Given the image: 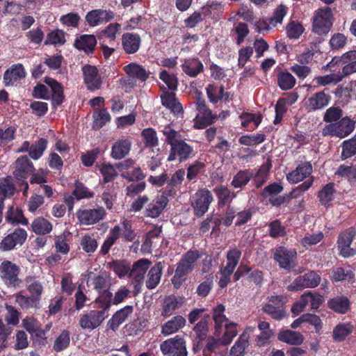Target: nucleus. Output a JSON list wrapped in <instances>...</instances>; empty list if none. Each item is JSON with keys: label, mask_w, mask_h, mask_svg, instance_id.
Here are the masks:
<instances>
[{"label": "nucleus", "mask_w": 356, "mask_h": 356, "mask_svg": "<svg viewBox=\"0 0 356 356\" xmlns=\"http://www.w3.org/2000/svg\"><path fill=\"white\" fill-rule=\"evenodd\" d=\"M277 339L280 341L298 346L302 343L304 337L302 334L298 332L293 331L291 330H282L277 334Z\"/></svg>", "instance_id": "e433bc0d"}, {"label": "nucleus", "mask_w": 356, "mask_h": 356, "mask_svg": "<svg viewBox=\"0 0 356 356\" xmlns=\"http://www.w3.org/2000/svg\"><path fill=\"white\" fill-rule=\"evenodd\" d=\"M125 72L131 77L138 79L142 81L149 78V73L141 65L135 63H131L124 67Z\"/></svg>", "instance_id": "a18cd8bd"}, {"label": "nucleus", "mask_w": 356, "mask_h": 356, "mask_svg": "<svg viewBox=\"0 0 356 356\" xmlns=\"http://www.w3.org/2000/svg\"><path fill=\"white\" fill-rule=\"evenodd\" d=\"M224 86L218 87L214 83L209 84L206 88V92L209 102L216 104L223 98Z\"/></svg>", "instance_id": "052dcab7"}, {"label": "nucleus", "mask_w": 356, "mask_h": 356, "mask_svg": "<svg viewBox=\"0 0 356 356\" xmlns=\"http://www.w3.org/2000/svg\"><path fill=\"white\" fill-rule=\"evenodd\" d=\"M92 284L93 286V289L98 293V296L95 299H101L102 296H103L106 291H111V277L106 273L95 275L92 279Z\"/></svg>", "instance_id": "a878e982"}, {"label": "nucleus", "mask_w": 356, "mask_h": 356, "mask_svg": "<svg viewBox=\"0 0 356 356\" xmlns=\"http://www.w3.org/2000/svg\"><path fill=\"white\" fill-rule=\"evenodd\" d=\"M210 321V315L209 314H204L201 320L197 323L193 328L195 334V338L197 340V344L193 346V350L197 352L199 343L205 340L209 332V321Z\"/></svg>", "instance_id": "bb28decb"}, {"label": "nucleus", "mask_w": 356, "mask_h": 356, "mask_svg": "<svg viewBox=\"0 0 356 356\" xmlns=\"http://www.w3.org/2000/svg\"><path fill=\"white\" fill-rule=\"evenodd\" d=\"M26 71L22 64L17 63L13 65L7 69L3 74V84L8 87L13 86L15 82L24 79Z\"/></svg>", "instance_id": "b1692460"}, {"label": "nucleus", "mask_w": 356, "mask_h": 356, "mask_svg": "<svg viewBox=\"0 0 356 356\" xmlns=\"http://www.w3.org/2000/svg\"><path fill=\"white\" fill-rule=\"evenodd\" d=\"M272 168V163L269 159L263 163L255 173H253V185L259 189L267 181Z\"/></svg>", "instance_id": "c85d7f7f"}, {"label": "nucleus", "mask_w": 356, "mask_h": 356, "mask_svg": "<svg viewBox=\"0 0 356 356\" xmlns=\"http://www.w3.org/2000/svg\"><path fill=\"white\" fill-rule=\"evenodd\" d=\"M252 177L253 172L250 169L240 170L234 175L231 186L234 188L243 189L248 184Z\"/></svg>", "instance_id": "58836bf2"}, {"label": "nucleus", "mask_w": 356, "mask_h": 356, "mask_svg": "<svg viewBox=\"0 0 356 356\" xmlns=\"http://www.w3.org/2000/svg\"><path fill=\"white\" fill-rule=\"evenodd\" d=\"M122 228L119 225L114 226L110 232L111 235L108 236L101 246V253L106 255L109 252L111 248L115 244L119 238Z\"/></svg>", "instance_id": "3c124183"}, {"label": "nucleus", "mask_w": 356, "mask_h": 356, "mask_svg": "<svg viewBox=\"0 0 356 356\" xmlns=\"http://www.w3.org/2000/svg\"><path fill=\"white\" fill-rule=\"evenodd\" d=\"M181 304L175 296H166L163 300L161 316L165 318L170 316Z\"/></svg>", "instance_id": "09e8293b"}, {"label": "nucleus", "mask_w": 356, "mask_h": 356, "mask_svg": "<svg viewBox=\"0 0 356 356\" xmlns=\"http://www.w3.org/2000/svg\"><path fill=\"white\" fill-rule=\"evenodd\" d=\"M213 200V195L209 189L203 188L197 190L191 198L194 216L197 218L203 216L208 211Z\"/></svg>", "instance_id": "0eeeda50"}, {"label": "nucleus", "mask_w": 356, "mask_h": 356, "mask_svg": "<svg viewBox=\"0 0 356 356\" xmlns=\"http://www.w3.org/2000/svg\"><path fill=\"white\" fill-rule=\"evenodd\" d=\"M141 137L146 147L153 148L159 145L157 134L153 128L144 129L141 132Z\"/></svg>", "instance_id": "13d9d810"}, {"label": "nucleus", "mask_w": 356, "mask_h": 356, "mask_svg": "<svg viewBox=\"0 0 356 356\" xmlns=\"http://www.w3.org/2000/svg\"><path fill=\"white\" fill-rule=\"evenodd\" d=\"M342 70L338 74L343 79L356 72V50H350L342 54Z\"/></svg>", "instance_id": "4be33fe9"}, {"label": "nucleus", "mask_w": 356, "mask_h": 356, "mask_svg": "<svg viewBox=\"0 0 356 356\" xmlns=\"http://www.w3.org/2000/svg\"><path fill=\"white\" fill-rule=\"evenodd\" d=\"M52 227V224L42 217L35 218L31 224L32 231L39 235H45L50 233Z\"/></svg>", "instance_id": "8fccbe9b"}, {"label": "nucleus", "mask_w": 356, "mask_h": 356, "mask_svg": "<svg viewBox=\"0 0 356 356\" xmlns=\"http://www.w3.org/2000/svg\"><path fill=\"white\" fill-rule=\"evenodd\" d=\"M334 175L347 179L350 184L356 183V167L352 165H340Z\"/></svg>", "instance_id": "864d4df0"}, {"label": "nucleus", "mask_w": 356, "mask_h": 356, "mask_svg": "<svg viewBox=\"0 0 356 356\" xmlns=\"http://www.w3.org/2000/svg\"><path fill=\"white\" fill-rule=\"evenodd\" d=\"M99 171L103 177V181L104 183L111 182L118 176L115 167L110 163H102Z\"/></svg>", "instance_id": "69168bd1"}, {"label": "nucleus", "mask_w": 356, "mask_h": 356, "mask_svg": "<svg viewBox=\"0 0 356 356\" xmlns=\"http://www.w3.org/2000/svg\"><path fill=\"white\" fill-rule=\"evenodd\" d=\"M262 311L275 321H281L287 316L286 298L283 296H270L268 302L262 305Z\"/></svg>", "instance_id": "39448f33"}, {"label": "nucleus", "mask_w": 356, "mask_h": 356, "mask_svg": "<svg viewBox=\"0 0 356 356\" xmlns=\"http://www.w3.org/2000/svg\"><path fill=\"white\" fill-rule=\"evenodd\" d=\"M213 192L218 199V206L223 207L226 204H229L236 197V193L232 191L225 185H218L213 188Z\"/></svg>", "instance_id": "473e14b6"}, {"label": "nucleus", "mask_w": 356, "mask_h": 356, "mask_svg": "<svg viewBox=\"0 0 356 356\" xmlns=\"http://www.w3.org/2000/svg\"><path fill=\"white\" fill-rule=\"evenodd\" d=\"M195 154L193 146L188 144L184 140H181L170 147L167 160L168 161L177 160L179 163H183L193 158Z\"/></svg>", "instance_id": "9d476101"}, {"label": "nucleus", "mask_w": 356, "mask_h": 356, "mask_svg": "<svg viewBox=\"0 0 356 356\" xmlns=\"http://www.w3.org/2000/svg\"><path fill=\"white\" fill-rule=\"evenodd\" d=\"M206 164L199 160L189 164L186 168V179L188 181H196L199 176L205 172Z\"/></svg>", "instance_id": "c03bdc74"}, {"label": "nucleus", "mask_w": 356, "mask_h": 356, "mask_svg": "<svg viewBox=\"0 0 356 356\" xmlns=\"http://www.w3.org/2000/svg\"><path fill=\"white\" fill-rule=\"evenodd\" d=\"M275 71L277 72V83L282 90H289L295 86L296 78L290 72L283 70L280 67H277Z\"/></svg>", "instance_id": "7c9ffc66"}, {"label": "nucleus", "mask_w": 356, "mask_h": 356, "mask_svg": "<svg viewBox=\"0 0 356 356\" xmlns=\"http://www.w3.org/2000/svg\"><path fill=\"white\" fill-rule=\"evenodd\" d=\"M83 82L90 91L99 90L102 88L103 81L96 66L89 64L82 67Z\"/></svg>", "instance_id": "2eb2a0df"}, {"label": "nucleus", "mask_w": 356, "mask_h": 356, "mask_svg": "<svg viewBox=\"0 0 356 356\" xmlns=\"http://www.w3.org/2000/svg\"><path fill=\"white\" fill-rule=\"evenodd\" d=\"M108 304L95 299L91 305L93 309L81 316L79 325L83 329L94 330L101 325L108 316Z\"/></svg>", "instance_id": "f257e3e1"}, {"label": "nucleus", "mask_w": 356, "mask_h": 356, "mask_svg": "<svg viewBox=\"0 0 356 356\" xmlns=\"http://www.w3.org/2000/svg\"><path fill=\"white\" fill-rule=\"evenodd\" d=\"M321 276L316 272L311 270L303 275L296 277L287 286L289 291H298L305 288H315L320 284Z\"/></svg>", "instance_id": "4468645a"}, {"label": "nucleus", "mask_w": 356, "mask_h": 356, "mask_svg": "<svg viewBox=\"0 0 356 356\" xmlns=\"http://www.w3.org/2000/svg\"><path fill=\"white\" fill-rule=\"evenodd\" d=\"M341 159L345 161L356 155V135L341 143Z\"/></svg>", "instance_id": "5fc2aeb1"}, {"label": "nucleus", "mask_w": 356, "mask_h": 356, "mask_svg": "<svg viewBox=\"0 0 356 356\" xmlns=\"http://www.w3.org/2000/svg\"><path fill=\"white\" fill-rule=\"evenodd\" d=\"M122 48L125 54H136L140 48L142 39L136 33H124L122 35Z\"/></svg>", "instance_id": "a211bd4d"}, {"label": "nucleus", "mask_w": 356, "mask_h": 356, "mask_svg": "<svg viewBox=\"0 0 356 356\" xmlns=\"http://www.w3.org/2000/svg\"><path fill=\"white\" fill-rule=\"evenodd\" d=\"M356 236V229L350 227L339 234L337 244L339 254L345 258L353 257L355 252L350 245Z\"/></svg>", "instance_id": "f8f14e48"}, {"label": "nucleus", "mask_w": 356, "mask_h": 356, "mask_svg": "<svg viewBox=\"0 0 356 356\" xmlns=\"http://www.w3.org/2000/svg\"><path fill=\"white\" fill-rule=\"evenodd\" d=\"M334 185L333 182L325 184L317 195L321 204L326 208L331 205L332 202L334 199V193H336Z\"/></svg>", "instance_id": "4c0bfd02"}, {"label": "nucleus", "mask_w": 356, "mask_h": 356, "mask_svg": "<svg viewBox=\"0 0 356 356\" xmlns=\"http://www.w3.org/2000/svg\"><path fill=\"white\" fill-rule=\"evenodd\" d=\"M160 350L163 355L167 356H187L186 341L184 339L176 335L166 339L160 344Z\"/></svg>", "instance_id": "6e6552de"}, {"label": "nucleus", "mask_w": 356, "mask_h": 356, "mask_svg": "<svg viewBox=\"0 0 356 356\" xmlns=\"http://www.w3.org/2000/svg\"><path fill=\"white\" fill-rule=\"evenodd\" d=\"M133 312L134 307L132 305H127L118 310L108 321L107 327L113 331L117 330Z\"/></svg>", "instance_id": "393cba45"}, {"label": "nucleus", "mask_w": 356, "mask_h": 356, "mask_svg": "<svg viewBox=\"0 0 356 356\" xmlns=\"http://www.w3.org/2000/svg\"><path fill=\"white\" fill-rule=\"evenodd\" d=\"M92 125L94 130H99L111 120V116L105 108L95 111L92 114Z\"/></svg>", "instance_id": "79ce46f5"}, {"label": "nucleus", "mask_w": 356, "mask_h": 356, "mask_svg": "<svg viewBox=\"0 0 356 356\" xmlns=\"http://www.w3.org/2000/svg\"><path fill=\"white\" fill-rule=\"evenodd\" d=\"M163 266L161 262H156L148 272L145 285L148 289H155L160 282Z\"/></svg>", "instance_id": "ea45409f"}, {"label": "nucleus", "mask_w": 356, "mask_h": 356, "mask_svg": "<svg viewBox=\"0 0 356 356\" xmlns=\"http://www.w3.org/2000/svg\"><path fill=\"white\" fill-rule=\"evenodd\" d=\"M182 71L190 77H197L204 72V65L198 58H189L184 60L181 65Z\"/></svg>", "instance_id": "cd10ccee"}, {"label": "nucleus", "mask_w": 356, "mask_h": 356, "mask_svg": "<svg viewBox=\"0 0 356 356\" xmlns=\"http://www.w3.org/2000/svg\"><path fill=\"white\" fill-rule=\"evenodd\" d=\"M14 165L13 177L16 180L22 181L20 186L22 188L23 195L26 196L29 186L26 179L30 176V174L35 171L34 165L27 156L23 155L16 159Z\"/></svg>", "instance_id": "7ed1b4c3"}, {"label": "nucleus", "mask_w": 356, "mask_h": 356, "mask_svg": "<svg viewBox=\"0 0 356 356\" xmlns=\"http://www.w3.org/2000/svg\"><path fill=\"white\" fill-rule=\"evenodd\" d=\"M273 259L280 268L291 271L296 266L297 252L295 249L279 246L275 250Z\"/></svg>", "instance_id": "1a4fd4ad"}, {"label": "nucleus", "mask_w": 356, "mask_h": 356, "mask_svg": "<svg viewBox=\"0 0 356 356\" xmlns=\"http://www.w3.org/2000/svg\"><path fill=\"white\" fill-rule=\"evenodd\" d=\"M160 88L163 92L161 95V104L170 109L175 115H178L180 113H183V106L176 97L175 93L169 92L164 86H161Z\"/></svg>", "instance_id": "f3484780"}, {"label": "nucleus", "mask_w": 356, "mask_h": 356, "mask_svg": "<svg viewBox=\"0 0 356 356\" xmlns=\"http://www.w3.org/2000/svg\"><path fill=\"white\" fill-rule=\"evenodd\" d=\"M216 116L209 109L204 111H199L193 120V127L195 129H204L214 123Z\"/></svg>", "instance_id": "c9c22d12"}, {"label": "nucleus", "mask_w": 356, "mask_h": 356, "mask_svg": "<svg viewBox=\"0 0 356 356\" xmlns=\"http://www.w3.org/2000/svg\"><path fill=\"white\" fill-rule=\"evenodd\" d=\"M200 254L197 250H188L177 264V268L171 282L175 289H178L186 280L188 275L192 272Z\"/></svg>", "instance_id": "f03ea898"}, {"label": "nucleus", "mask_w": 356, "mask_h": 356, "mask_svg": "<svg viewBox=\"0 0 356 356\" xmlns=\"http://www.w3.org/2000/svg\"><path fill=\"white\" fill-rule=\"evenodd\" d=\"M225 307L222 304H218L213 309V319L215 323V333L220 334L222 331L223 324H229V320L224 314Z\"/></svg>", "instance_id": "a19ab883"}, {"label": "nucleus", "mask_w": 356, "mask_h": 356, "mask_svg": "<svg viewBox=\"0 0 356 356\" xmlns=\"http://www.w3.org/2000/svg\"><path fill=\"white\" fill-rule=\"evenodd\" d=\"M26 231L23 228H16L6 235L0 242V250L7 252L22 246L27 238Z\"/></svg>", "instance_id": "ddd939ff"}, {"label": "nucleus", "mask_w": 356, "mask_h": 356, "mask_svg": "<svg viewBox=\"0 0 356 356\" xmlns=\"http://www.w3.org/2000/svg\"><path fill=\"white\" fill-rule=\"evenodd\" d=\"M131 291L125 286H121L114 294L111 291H106L101 297L102 302L108 304V309L110 310L111 305H118L130 297Z\"/></svg>", "instance_id": "412c9836"}, {"label": "nucleus", "mask_w": 356, "mask_h": 356, "mask_svg": "<svg viewBox=\"0 0 356 356\" xmlns=\"http://www.w3.org/2000/svg\"><path fill=\"white\" fill-rule=\"evenodd\" d=\"M268 234L272 238L283 237L286 236V227L282 225L280 220L276 219L268 224Z\"/></svg>", "instance_id": "338daca9"}, {"label": "nucleus", "mask_w": 356, "mask_h": 356, "mask_svg": "<svg viewBox=\"0 0 356 356\" xmlns=\"http://www.w3.org/2000/svg\"><path fill=\"white\" fill-rule=\"evenodd\" d=\"M15 301L22 309L27 310L31 308H36L40 300L33 296H28L17 293L15 296Z\"/></svg>", "instance_id": "4d7b16f0"}, {"label": "nucleus", "mask_w": 356, "mask_h": 356, "mask_svg": "<svg viewBox=\"0 0 356 356\" xmlns=\"http://www.w3.org/2000/svg\"><path fill=\"white\" fill-rule=\"evenodd\" d=\"M6 220L12 225H27L29 224V221L24 217L22 210L19 208L15 209L13 207H10L6 212Z\"/></svg>", "instance_id": "49530a36"}, {"label": "nucleus", "mask_w": 356, "mask_h": 356, "mask_svg": "<svg viewBox=\"0 0 356 356\" xmlns=\"http://www.w3.org/2000/svg\"><path fill=\"white\" fill-rule=\"evenodd\" d=\"M241 257V251L239 249L237 248H231L227 251L226 254V265L220 269L234 273L236 267L238 264Z\"/></svg>", "instance_id": "37998d69"}, {"label": "nucleus", "mask_w": 356, "mask_h": 356, "mask_svg": "<svg viewBox=\"0 0 356 356\" xmlns=\"http://www.w3.org/2000/svg\"><path fill=\"white\" fill-rule=\"evenodd\" d=\"M65 41V32L60 29H56L47 33L44 43L45 45L60 46L63 45Z\"/></svg>", "instance_id": "0e129e2a"}, {"label": "nucleus", "mask_w": 356, "mask_h": 356, "mask_svg": "<svg viewBox=\"0 0 356 356\" xmlns=\"http://www.w3.org/2000/svg\"><path fill=\"white\" fill-rule=\"evenodd\" d=\"M185 325L186 319L182 316H175L162 325L161 334L163 336L172 334L184 327Z\"/></svg>", "instance_id": "f704fd0d"}, {"label": "nucleus", "mask_w": 356, "mask_h": 356, "mask_svg": "<svg viewBox=\"0 0 356 356\" xmlns=\"http://www.w3.org/2000/svg\"><path fill=\"white\" fill-rule=\"evenodd\" d=\"M354 129L355 122L346 116L337 122L326 124L322 129V135L343 138L350 135Z\"/></svg>", "instance_id": "423d86ee"}, {"label": "nucleus", "mask_w": 356, "mask_h": 356, "mask_svg": "<svg viewBox=\"0 0 356 356\" xmlns=\"http://www.w3.org/2000/svg\"><path fill=\"white\" fill-rule=\"evenodd\" d=\"M20 268L11 261L4 260L0 264V277L7 286H18Z\"/></svg>", "instance_id": "9b49d317"}, {"label": "nucleus", "mask_w": 356, "mask_h": 356, "mask_svg": "<svg viewBox=\"0 0 356 356\" xmlns=\"http://www.w3.org/2000/svg\"><path fill=\"white\" fill-rule=\"evenodd\" d=\"M106 211L104 208L98 207L92 209H79L76 217L81 225H94L104 218Z\"/></svg>", "instance_id": "dca6fc26"}, {"label": "nucleus", "mask_w": 356, "mask_h": 356, "mask_svg": "<svg viewBox=\"0 0 356 356\" xmlns=\"http://www.w3.org/2000/svg\"><path fill=\"white\" fill-rule=\"evenodd\" d=\"M249 335L243 333L235 342L230 350V356H244L245 350L248 348Z\"/></svg>", "instance_id": "de8ad7c7"}, {"label": "nucleus", "mask_w": 356, "mask_h": 356, "mask_svg": "<svg viewBox=\"0 0 356 356\" xmlns=\"http://www.w3.org/2000/svg\"><path fill=\"white\" fill-rule=\"evenodd\" d=\"M47 140L44 138H39L34 143L31 144L29 156L33 160H38L44 154L47 147Z\"/></svg>", "instance_id": "6e6d98bb"}, {"label": "nucleus", "mask_w": 356, "mask_h": 356, "mask_svg": "<svg viewBox=\"0 0 356 356\" xmlns=\"http://www.w3.org/2000/svg\"><path fill=\"white\" fill-rule=\"evenodd\" d=\"M333 14L330 7L318 9L313 17L312 31L319 35H327L333 24Z\"/></svg>", "instance_id": "20e7f679"}, {"label": "nucleus", "mask_w": 356, "mask_h": 356, "mask_svg": "<svg viewBox=\"0 0 356 356\" xmlns=\"http://www.w3.org/2000/svg\"><path fill=\"white\" fill-rule=\"evenodd\" d=\"M97 45V39L94 35L83 34L76 38L74 47L79 51H83L87 55L95 52Z\"/></svg>", "instance_id": "aec40b11"}, {"label": "nucleus", "mask_w": 356, "mask_h": 356, "mask_svg": "<svg viewBox=\"0 0 356 356\" xmlns=\"http://www.w3.org/2000/svg\"><path fill=\"white\" fill-rule=\"evenodd\" d=\"M15 193V185L11 182L10 177H7L0 184V207H4V200L8 196H13Z\"/></svg>", "instance_id": "bf43d9fd"}, {"label": "nucleus", "mask_w": 356, "mask_h": 356, "mask_svg": "<svg viewBox=\"0 0 356 356\" xmlns=\"http://www.w3.org/2000/svg\"><path fill=\"white\" fill-rule=\"evenodd\" d=\"M24 281L26 289L30 295L38 298L40 300L43 292V286L41 282L33 276L26 277Z\"/></svg>", "instance_id": "603ef678"}, {"label": "nucleus", "mask_w": 356, "mask_h": 356, "mask_svg": "<svg viewBox=\"0 0 356 356\" xmlns=\"http://www.w3.org/2000/svg\"><path fill=\"white\" fill-rule=\"evenodd\" d=\"M70 343V332L68 330H63L56 339L54 343V350L56 352H60L66 349Z\"/></svg>", "instance_id": "774afa93"}, {"label": "nucleus", "mask_w": 356, "mask_h": 356, "mask_svg": "<svg viewBox=\"0 0 356 356\" xmlns=\"http://www.w3.org/2000/svg\"><path fill=\"white\" fill-rule=\"evenodd\" d=\"M72 195H74L77 200H80L93 197L95 193L86 187L82 182L76 181L74 183V188L72 191Z\"/></svg>", "instance_id": "e2e57ef3"}, {"label": "nucleus", "mask_w": 356, "mask_h": 356, "mask_svg": "<svg viewBox=\"0 0 356 356\" xmlns=\"http://www.w3.org/2000/svg\"><path fill=\"white\" fill-rule=\"evenodd\" d=\"M168 202L169 200L166 198L165 195H156L155 198L147 204L145 211V216L152 218L159 217L168 205Z\"/></svg>", "instance_id": "6ab92c4d"}, {"label": "nucleus", "mask_w": 356, "mask_h": 356, "mask_svg": "<svg viewBox=\"0 0 356 356\" xmlns=\"http://www.w3.org/2000/svg\"><path fill=\"white\" fill-rule=\"evenodd\" d=\"M131 148V140L127 137H122L113 144L111 156L115 160L124 159L129 154Z\"/></svg>", "instance_id": "5701e85b"}, {"label": "nucleus", "mask_w": 356, "mask_h": 356, "mask_svg": "<svg viewBox=\"0 0 356 356\" xmlns=\"http://www.w3.org/2000/svg\"><path fill=\"white\" fill-rule=\"evenodd\" d=\"M353 332V326L350 323L338 324L333 330V339L335 341L341 342Z\"/></svg>", "instance_id": "680f3d73"}, {"label": "nucleus", "mask_w": 356, "mask_h": 356, "mask_svg": "<svg viewBox=\"0 0 356 356\" xmlns=\"http://www.w3.org/2000/svg\"><path fill=\"white\" fill-rule=\"evenodd\" d=\"M44 83L48 85L51 90V101L54 105H60L65 99L63 87L58 81L51 77H45Z\"/></svg>", "instance_id": "c756f323"}, {"label": "nucleus", "mask_w": 356, "mask_h": 356, "mask_svg": "<svg viewBox=\"0 0 356 356\" xmlns=\"http://www.w3.org/2000/svg\"><path fill=\"white\" fill-rule=\"evenodd\" d=\"M327 307L336 313L344 314L350 309V301L345 296H338L327 301Z\"/></svg>", "instance_id": "2f4dec72"}, {"label": "nucleus", "mask_w": 356, "mask_h": 356, "mask_svg": "<svg viewBox=\"0 0 356 356\" xmlns=\"http://www.w3.org/2000/svg\"><path fill=\"white\" fill-rule=\"evenodd\" d=\"M329 94L325 90L314 93L308 99V108L310 111L320 110L327 106L330 101Z\"/></svg>", "instance_id": "72a5a7b5"}]
</instances>
